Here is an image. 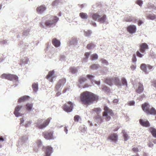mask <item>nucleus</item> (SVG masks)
<instances>
[{
	"mask_svg": "<svg viewBox=\"0 0 156 156\" xmlns=\"http://www.w3.org/2000/svg\"><path fill=\"white\" fill-rule=\"evenodd\" d=\"M95 46V45L93 43H90L88 44L87 45V47L88 49L90 50L92 48H94Z\"/></svg>",
	"mask_w": 156,
	"mask_h": 156,
	"instance_id": "ea45409f",
	"label": "nucleus"
},
{
	"mask_svg": "<svg viewBox=\"0 0 156 156\" xmlns=\"http://www.w3.org/2000/svg\"><path fill=\"white\" fill-rule=\"evenodd\" d=\"M102 89L103 91L107 92H108L110 91L109 88L108 87L105 86H103L102 88Z\"/></svg>",
	"mask_w": 156,
	"mask_h": 156,
	"instance_id": "79ce46f5",
	"label": "nucleus"
},
{
	"mask_svg": "<svg viewBox=\"0 0 156 156\" xmlns=\"http://www.w3.org/2000/svg\"><path fill=\"white\" fill-rule=\"evenodd\" d=\"M43 135L46 139L50 140L53 138V132H52L45 131L43 132Z\"/></svg>",
	"mask_w": 156,
	"mask_h": 156,
	"instance_id": "1a4fd4ad",
	"label": "nucleus"
},
{
	"mask_svg": "<svg viewBox=\"0 0 156 156\" xmlns=\"http://www.w3.org/2000/svg\"><path fill=\"white\" fill-rule=\"evenodd\" d=\"M122 132L123 134V135L124 138V140H127L129 139L128 135L126 133L125 130H122Z\"/></svg>",
	"mask_w": 156,
	"mask_h": 156,
	"instance_id": "c756f323",
	"label": "nucleus"
},
{
	"mask_svg": "<svg viewBox=\"0 0 156 156\" xmlns=\"http://www.w3.org/2000/svg\"><path fill=\"white\" fill-rule=\"evenodd\" d=\"M127 31L130 34L135 33L136 30V26L133 25H130L127 27Z\"/></svg>",
	"mask_w": 156,
	"mask_h": 156,
	"instance_id": "6e6552de",
	"label": "nucleus"
},
{
	"mask_svg": "<svg viewBox=\"0 0 156 156\" xmlns=\"http://www.w3.org/2000/svg\"><path fill=\"white\" fill-rule=\"evenodd\" d=\"M108 138L116 143L118 140V136L116 133H114L111 134Z\"/></svg>",
	"mask_w": 156,
	"mask_h": 156,
	"instance_id": "9d476101",
	"label": "nucleus"
},
{
	"mask_svg": "<svg viewBox=\"0 0 156 156\" xmlns=\"http://www.w3.org/2000/svg\"><path fill=\"white\" fill-rule=\"evenodd\" d=\"M122 82L123 85L127 86V83L126 79L124 77L122 78Z\"/></svg>",
	"mask_w": 156,
	"mask_h": 156,
	"instance_id": "c03bdc74",
	"label": "nucleus"
},
{
	"mask_svg": "<svg viewBox=\"0 0 156 156\" xmlns=\"http://www.w3.org/2000/svg\"><path fill=\"white\" fill-rule=\"evenodd\" d=\"M99 67V65L98 64H94L90 66V68L92 69H96Z\"/></svg>",
	"mask_w": 156,
	"mask_h": 156,
	"instance_id": "72a5a7b5",
	"label": "nucleus"
},
{
	"mask_svg": "<svg viewBox=\"0 0 156 156\" xmlns=\"http://www.w3.org/2000/svg\"><path fill=\"white\" fill-rule=\"evenodd\" d=\"M100 17V15L98 13H94L92 16V18L94 20L98 21Z\"/></svg>",
	"mask_w": 156,
	"mask_h": 156,
	"instance_id": "b1692460",
	"label": "nucleus"
},
{
	"mask_svg": "<svg viewBox=\"0 0 156 156\" xmlns=\"http://www.w3.org/2000/svg\"><path fill=\"white\" fill-rule=\"evenodd\" d=\"M91 33V31L88 30L84 32V35L86 37L89 36L90 35Z\"/></svg>",
	"mask_w": 156,
	"mask_h": 156,
	"instance_id": "49530a36",
	"label": "nucleus"
},
{
	"mask_svg": "<svg viewBox=\"0 0 156 156\" xmlns=\"http://www.w3.org/2000/svg\"><path fill=\"white\" fill-rule=\"evenodd\" d=\"M132 60V61L133 62H135L136 61L137 59L135 54L133 55Z\"/></svg>",
	"mask_w": 156,
	"mask_h": 156,
	"instance_id": "603ef678",
	"label": "nucleus"
},
{
	"mask_svg": "<svg viewBox=\"0 0 156 156\" xmlns=\"http://www.w3.org/2000/svg\"><path fill=\"white\" fill-rule=\"evenodd\" d=\"M9 74H5L4 73L2 75V78H5V79H9Z\"/></svg>",
	"mask_w": 156,
	"mask_h": 156,
	"instance_id": "a19ab883",
	"label": "nucleus"
},
{
	"mask_svg": "<svg viewBox=\"0 0 156 156\" xmlns=\"http://www.w3.org/2000/svg\"><path fill=\"white\" fill-rule=\"evenodd\" d=\"M149 131L151 133L152 135L155 138H156V129L153 127H151L149 129Z\"/></svg>",
	"mask_w": 156,
	"mask_h": 156,
	"instance_id": "6ab92c4d",
	"label": "nucleus"
},
{
	"mask_svg": "<svg viewBox=\"0 0 156 156\" xmlns=\"http://www.w3.org/2000/svg\"><path fill=\"white\" fill-rule=\"evenodd\" d=\"M100 61H101V63L103 64H104L106 65H107L108 64V61L105 59L103 58H101Z\"/></svg>",
	"mask_w": 156,
	"mask_h": 156,
	"instance_id": "37998d69",
	"label": "nucleus"
},
{
	"mask_svg": "<svg viewBox=\"0 0 156 156\" xmlns=\"http://www.w3.org/2000/svg\"><path fill=\"white\" fill-rule=\"evenodd\" d=\"M152 83L153 86L156 87V80L153 81Z\"/></svg>",
	"mask_w": 156,
	"mask_h": 156,
	"instance_id": "680f3d73",
	"label": "nucleus"
},
{
	"mask_svg": "<svg viewBox=\"0 0 156 156\" xmlns=\"http://www.w3.org/2000/svg\"><path fill=\"white\" fill-rule=\"evenodd\" d=\"M58 20V18L56 16H51L49 20L46 21L45 25L46 26L51 27L54 25Z\"/></svg>",
	"mask_w": 156,
	"mask_h": 156,
	"instance_id": "7ed1b4c3",
	"label": "nucleus"
},
{
	"mask_svg": "<svg viewBox=\"0 0 156 156\" xmlns=\"http://www.w3.org/2000/svg\"><path fill=\"white\" fill-rule=\"evenodd\" d=\"M37 146L38 147H40L42 143H41V141L38 140L37 142Z\"/></svg>",
	"mask_w": 156,
	"mask_h": 156,
	"instance_id": "6e6d98bb",
	"label": "nucleus"
},
{
	"mask_svg": "<svg viewBox=\"0 0 156 156\" xmlns=\"http://www.w3.org/2000/svg\"><path fill=\"white\" fill-rule=\"evenodd\" d=\"M87 79L86 78L80 77L79 78L78 81L80 84L85 82L87 81Z\"/></svg>",
	"mask_w": 156,
	"mask_h": 156,
	"instance_id": "f704fd0d",
	"label": "nucleus"
},
{
	"mask_svg": "<svg viewBox=\"0 0 156 156\" xmlns=\"http://www.w3.org/2000/svg\"><path fill=\"white\" fill-rule=\"evenodd\" d=\"M69 72L72 73H75L77 72V70L75 67H71L69 69Z\"/></svg>",
	"mask_w": 156,
	"mask_h": 156,
	"instance_id": "2f4dec72",
	"label": "nucleus"
},
{
	"mask_svg": "<svg viewBox=\"0 0 156 156\" xmlns=\"http://www.w3.org/2000/svg\"><path fill=\"white\" fill-rule=\"evenodd\" d=\"M66 79L65 78H63L60 80L58 82V83L61 84L62 86H63L66 83Z\"/></svg>",
	"mask_w": 156,
	"mask_h": 156,
	"instance_id": "4c0bfd02",
	"label": "nucleus"
},
{
	"mask_svg": "<svg viewBox=\"0 0 156 156\" xmlns=\"http://www.w3.org/2000/svg\"><path fill=\"white\" fill-rule=\"evenodd\" d=\"M22 107V106L21 105H17L16 106L14 112V113L16 116L18 117L20 115V113L19 112Z\"/></svg>",
	"mask_w": 156,
	"mask_h": 156,
	"instance_id": "4468645a",
	"label": "nucleus"
},
{
	"mask_svg": "<svg viewBox=\"0 0 156 156\" xmlns=\"http://www.w3.org/2000/svg\"><path fill=\"white\" fill-rule=\"evenodd\" d=\"M46 8L45 6L41 5L38 7L36 9V10L38 13L41 14L44 11L46 10Z\"/></svg>",
	"mask_w": 156,
	"mask_h": 156,
	"instance_id": "2eb2a0df",
	"label": "nucleus"
},
{
	"mask_svg": "<svg viewBox=\"0 0 156 156\" xmlns=\"http://www.w3.org/2000/svg\"><path fill=\"white\" fill-rule=\"evenodd\" d=\"M125 21L127 22H131L135 20V19L132 16H129L125 18Z\"/></svg>",
	"mask_w": 156,
	"mask_h": 156,
	"instance_id": "cd10ccee",
	"label": "nucleus"
},
{
	"mask_svg": "<svg viewBox=\"0 0 156 156\" xmlns=\"http://www.w3.org/2000/svg\"><path fill=\"white\" fill-rule=\"evenodd\" d=\"M113 83L116 85H120V83L119 80L117 77L112 78Z\"/></svg>",
	"mask_w": 156,
	"mask_h": 156,
	"instance_id": "a878e982",
	"label": "nucleus"
},
{
	"mask_svg": "<svg viewBox=\"0 0 156 156\" xmlns=\"http://www.w3.org/2000/svg\"><path fill=\"white\" fill-rule=\"evenodd\" d=\"M97 96L92 93L86 91L81 94L80 98H97Z\"/></svg>",
	"mask_w": 156,
	"mask_h": 156,
	"instance_id": "39448f33",
	"label": "nucleus"
},
{
	"mask_svg": "<svg viewBox=\"0 0 156 156\" xmlns=\"http://www.w3.org/2000/svg\"><path fill=\"white\" fill-rule=\"evenodd\" d=\"M45 156H50L51 153L52 152V148L51 147L47 146L45 148Z\"/></svg>",
	"mask_w": 156,
	"mask_h": 156,
	"instance_id": "f8f14e48",
	"label": "nucleus"
},
{
	"mask_svg": "<svg viewBox=\"0 0 156 156\" xmlns=\"http://www.w3.org/2000/svg\"><path fill=\"white\" fill-rule=\"evenodd\" d=\"M61 85L58 83L56 84L55 87V89L57 90H58L59 89V88L61 87Z\"/></svg>",
	"mask_w": 156,
	"mask_h": 156,
	"instance_id": "864d4df0",
	"label": "nucleus"
},
{
	"mask_svg": "<svg viewBox=\"0 0 156 156\" xmlns=\"http://www.w3.org/2000/svg\"><path fill=\"white\" fill-rule=\"evenodd\" d=\"M86 77L87 78L89 79V80H91V83H93V79H94V76L93 75H90L89 74H88L87 75Z\"/></svg>",
	"mask_w": 156,
	"mask_h": 156,
	"instance_id": "58836bf2",
	"label": "nucleus"
},
{
	"mask_svg": "<svg viewBox=\"0 0 156 156\" xmlns=\"http://www.w3.org/2000/svg\"><path fill=\"white\" fill-rule=\"evenodd\" d=\"M97 98H81V101L82 104L87 105L92 103Z\"/></svg>",
	"mask_w": 156,
	"mask_h": 156,
	"instance_id": "423d86ee",
	"label": "nucleus"
},
{
	"mask_svg": "<svg viewBox=\"0 0 156 156\" xmlns=\"http://www.w3.org/2000/svg\"><path fill=\"white\" fill-rule=\"evenodd\" d=\"M118 101L117 99H115L113 101L114 103H118Z\"/></svg>",
	"mask_w": 156,
	"mask_h": 156,
	"instance_id": "774afa93",
	"label": "nucleus"
},
{
	"mask_svg": "<svg viewBox=\"0 0 156 156\" xmlns=\"http://www.w3.org/2000/svg\"><path fill=\"white\" fill-rule=\"evenodd\" d=\"M105 82L109 85L110 86L112 85L113 83L112 78L111 79L108 78L106 79L105 80Z\"/></svg>",
	"mask_w": 156,
	"mask_h": 156,
	"instance_id": "c85d7f7f",
	"label": "nucleus"
},
{
	"mask_svg": "<svg viewBox=\"0 0 156 156\" xmlns=\"http://www.w3.org/2000/svg\"><path fill=\"white\" fill-rule=\"evenodd\" d=\"M33 107V104L27 103L26 106V108L27 110L29 111H30Z\"/></svg>",
	"mask_w": 156,
	"mask_h": 156,
	"instance_id": "7c9ffc66",
	"label": "nucleus"
},
{
	"mask_svg": "<svg viewBox=\"0 0 156 156\" xmlns=\"http://www.w3.org/2000/svg\"><path fill=\"white\" fill-rule=\"evenodd\" d=\"M8 80L11 81H18V77L16 75L9 74Z\"/></svg>",
	"mask_w": 156,
	"mask_h": 156,
	"instance_id": "f3484780",
	"label": "nucleus"
},
{
	"mask_svg": "<svg viewBox=\"0 0 156 156\" xmlns=\"http://www.w3.org/2000/svg\"><path fill=\"white\" fill-rule=\"evenodd\" d=\"M146 112L147 114L155 115H156V110L154 108H152L151 109L149 108Z\"/></svg>",
	"mask_w": 156,
	"mask_h": 156,
	"instance_id": "dca6fc26",
	"label": "nucleus"
},
{
	"mask_svg": "<svg viewBox=\"0 0 156 156\" xmlns=\"http://www.w3.org/2000/svg\"><path fill=\"white\" fill-rule=\"evenodd\" d=\"M32 88L34 92H37L38 89V83H33L32 85Z\"/></svg>",
	"mask_w": 156,
	"mask_h": 156,
	"instance_id": "4be33fe9",
	"label": "nucleus"
},
{
	"mask_svg": "<svg viewBox=\"0 0 156 156\" xmlns=\"http://www.w3.org/2000/svg\"><path fill=\"white\" fill-rule=\"evenodd\" d=\"M140 51L142 53H145V51L149 49L147 44L145 43H143L140 44L139 46Z\"/></svg>",
	"mask_w": 156,
	"mask_h": 156,
	"instance_id": "0eeeda50",
	"label": "nucleus"
},
{
	"mask_svg": "<svg viewBox=\"0 0 156 156\" xmlns=\"http://www.w3.org/2000/svg\"><path fill=\"white\" fill-rule=\"evenodd\" d=\"M54 74V71L53 70L50 71L49 72L48 74L46 76L47 79H48L51 77Z\"/></svg>",
	"mask_w": 156,
	"mask_h": 156,
	"instance_id": "473e14b6",
	"label": "nucleus"
},
{
	"mask_svg": "<svg viewBox=\"0 0 156 156\" xmlns=\"http://www.w3.org/2000/svg\"><path fill=\"white\" fill-rule=\"evenodd\" d=\"M156 18L155 15L153 14H150L147 15V18L148 19L151 20H153L155 19Z\"/></svg>",
	"mask_w": 156,
	"mask_h": 156,
	"instance_id": "393cba45",
	"label": "nucleus"
},
{
	"mask_svg": "<svg viewBox=\"0 0 156 156\" xmlns=\"http://www.w3.org/2000/svg\"><path fill=\"white\" fill-rule=\"evenodd\" d=\"M98 56L96 54H92L90 56V59L91 60H94L98 59Z\"/></svg>",
	"mask_w": 156,
	"mask_h": 156,
	"instance_id": "e433bc0d",
	"label": "nucleus"
},
{
	"mask_svg": "<svg viewBox=\"0 0 156 156\" xmlns=\"http://www.w3.org/2000/svg\"><path fill=\"white\" fill-rule=\"evenodd\" d=\"M149 107V104L147 103H144L142 105V109L145 112L148 109Z\"/></svg>",
	"mask_w": 156,
	"mask_h": 156,
	"instance_id": "5701e85b",
	"label": "nucleus"
},
{
	"mask_svg": "<svg viewBox=\"0 0 156 156\" xmlns=\"http://www.w3.org/2000/svg\"><path fill=\"white\" fill-rule=\"evenodd\" d=\"M79 15L81 18L83 19H87L88 17L87 14L85 13L81 12Z\"/></svg>",
	"mask_w": 156,
	"mask_h": 156,
	"instance_id": "bb28decb",
	"label": "nucleus"
},
{
	"mask_svg": "<svg viewBox=\"0 0 156 156\" xmlns=\"http://www.w3.org/2000/svg\"><path fill=\"white\" fill-rule=\"evenodd\" d=\"M67 104L70 106H69L66 104H64L62 106V109L67 112H71L73 108V103L71 101H68Z\"/></svg>",
	"mask_w": 156,
	"mask_h": 156,
	"instance_id": "20e7f679",
	"label": "nucleus"
},
{
	"mask_svg": "<svg viewBox=\"0 0 156 156\" xmlns=\"http://www.w3.org/2000/svg\"><path fill=\"white\" fill-rule=\"evenodd\" d=\"M140 124L143 126L148 127L150 126V124L149 122L147 120H144L140 119L139 120Z\"/></svg>",
	"mask_w": 156,
	"mask_h": 156,
	"instance_id": "9b49d317",
	"label": "nucleus"
},
{
	"mask_svg": "<svg viewBox=\"0 0 156 156\" xmlns=\"http://www.w3.org/2000/svg\"><path fill=\"white\" fill-rule=\"evenodd\" d=\"M136 3L141 6L143 4V1L141 0H137L136 2Z\"/></svg>",
	"mask_w": 156,
	"mask_h": 156,
	"instance_id": "de8ad7c7",
	"label": "nucleus"
},
{
	"mask_svg": "<svg viewBox=\"0 0 156 156\" xmlns=\"http://www.w3.org/2000/svg\"><path fill=\"white\" fill-rule=\"evenodd\" d=\"M106 20V16L105 15H104L101 17L99 18L98 22L101 23H102L105 22Z\"/></svg>",
	"mask_w": 156,
	"mask_h": 156,
	"instance_id": "412c9836",
	"label": "nucleus"
},
{
	"mask_svg": "<svg viewBox=\"0 0 156 156\" xmlns=\"http://www.w3.org/2000/svg\"><path fill=\"white\" fill-rule=\"evenodd\" d=\"M143 23V22L141 20H139L138 22V26H140Z\"/></svg>",
	"mask_w": 156,
	"mask_h": 156,
	"instance_id": "338daca9",
	"label": "nucleus"
},
{
	"mask_svg": "<svg viewBox=\"0 0 156 156\" xmlns=\"http://www.w3.org/2000/svg\"><path fill=\"white\" fill-rule=\"evenodd\" d=\"M95 119L97 120H100L101 122L103 120L102 117L99 115H98L95 117Z\"/></svg>",
	"mask_w": 156,
	"mask_h": 156,
	"instance_id": "a18cd8bd",
	"label": "nucleus"
},
{
	"mask_svg": "<svg viewBox=\"0 0 156 156\" xmlns=\"http://www.w3.org/2000/svg\"><path fill=\"white\" fill-rule=\"evenodd\" d=\"M147 65L144 63H142L141 65L140 68L144 73L146 74L149 73V71H148L147 69Z\"/></svg>",
	"mask_w": 156,
	"mask_h": 156,
	"instance_id": "aec40b11",
	"label": "nucleus"
},
{
	"mask_svg": "<svg viewBox=\"0 0 156 156\" xmlns=\"http://www.w3.org/2000/svg\"><path fill=\"white\" fill-rule=\"evenodd\" d=\"M26 98H20L18 100V102L20 103L24 101L25 99Z\"/></svg>",
	"mask_w": 156,
	"mask_h": 156,
	"instance_id": "bf43d9fd",
	"label": "nucleus"
},
{
	"mask_svg": "<svg viewBox=\"0 0 156 156\" xmlns=\"http://www.w3.org/2000/svg\"><path fill=\"white\" fill-rule=\"evenodd\" d=\"M90 55V53L89 52H86L85 53V56L86 58H88L89 56Z\"/></svg>",
	"mask_w": 156,
	"mask_h": 156,
	"instance_id": "052dcab7",
	"label": "nucleus"
},
{
	"mask_svg": "<svg viewBox=\"0 0 156 156\" xmlns=\"http://www.w3.org/2000/svg\"><path fill=\"white\" fill-rule=\"evenodd\" d=\"M132 151L135 153H137L139 151L137 147H133L132 148Z\"/></svg>",
	"mask_w": 156,
	"mask_h": 156,
	"instance_id": "5fc2aeb1",
	"label": "nucleus"
},
{
	"mask_svg": "<svg viewBox=\"0 0 156 156\" xmlns=\"http://www.w3.org/2000/svg\"><path fill=\"white\" fill-rule=\"evenodd\" d=\"M136 65H132L130 66V68L132 70H134L136 69Z\"/></svg>",
	"mask_w": 156,
	"mask_h": 156,
	"instance_id": "13d9d810",
	"label": "nucleus"
},
{
	"mask_svg": "<svg viewBox=\"0 0 156 156\" xmlns=\"http://www.w3.org/2000/svg\"><path fill=\"white\" fill-rule=\"evenodd\" d=\"M80 118V117L78 115H76L74 117V120L75 122H78Z\"/></svg>",
	"mask_w": 156,
	"mask_h": 156,
	"instance_id": "09e8293b",
	"label": "nucleus"
},
{
	"mask_svg": "<svg viewBox=\"0 0 156 156\" xmlns=\"http://www.w3.org/2000/svg\"><path fill=\"white\" fill-rule=\"evenodd\" d=\"M144 90V88L143 85L141 83H138V88L136 90V92L139 94L142 92Z\"/></svg>",
	"mask_w": 156,
	"mask_h": 156,
	"instance_id": "ddd939ff",
	"label": "nucleus"
},
{
	"mask_svg": "<svg viewBox=\"0 0 156 156\" xmlns=\"http://www.w3.org/2000/svg\"><path fill=\"white\" fill-rule=\"evenodd\" d=\"M147 68L149 70V71H152L154 69L153 67L149 65H147Z\"/></svg>",
	"mask_w": 156,
	"mask_h": 156,
	"instance_id": "3c124183",
	"label": "nucleus"
},
{
	"mask_svg": "<svg viewBox=\"0 0 156 156\" xmlns=\"http://www.w3.org/2000/svg\"><path fill=\"white\" fill-rule=\"evenodd\" d=\"M104 112H103V116L106 121H109L111 119V116L114 115V113L111 109L106 106L104 107Z\"/></svg>",
	"mask_w": 156,
	"mask_h": 156,
	"instance_id": "f257e3e1",
	"label": "nucleus"
},
{
	"mask_svg": "<svg viewBox=\"0 0 156 156\" xmlns=\"http://www.w3.org/2000/svg\"><path fill=\"white\" fill-rule=\"evenodd\" d=\"M136 54L137 56L140 58H142L144 56V55L142 54H141L140 51H136Z\"/></svg>",
	"mask_w": 156,
	"mask_h": 156,
	"instance_id": "8fccbe9b",
	"label": "nucleus"
},
{
	"mask_svg": "<svg viewBox=\"0 0 156 156\" xmlns=\"http://www.w3.org/2000/svg\"><path fill=\"white\" fill-rule=\"evenodd\" d=\"M51 119V118H48L45 120L42 124H41V123L43 121V120L42 119L38 120L37 124V127L40 129H42L46 127L48 125Z\"/></svg>",
	"mask_w": 156,
	"mask_h": 156,
	"instance_id": "f03ea898",
	"label": "nucleus"
},
{
	"mask_svg": "<svg viewBox=\"0 0 156 156\" xmlns=\"http://www.w3.org/2000/svg\"><path fill=\"white\" fill-rule=\"evenodd\" d=\"M52 42L53 45L56 47L59 46L60 45V41L56 38H54L52 39Z\"/></svg>",
	"mask_w": 156,
	"mask_h": 156,
	"instance_id": "a211bd4d",
	"label": "nucleus"
},
{
	"mask_svg": "<svg viewBox=\"0 0 156 156\" xmlns=\"http://www.w3.org/2000/svg\"><path fill=\"white\" fill-rule=\"evenodd\" d=\"M93 111L96 112L97 114H98L101 112V109L100 108H94L92 109Z\"/></svg>",
	"mask_w": 156,
	"mask_h": 156,
	"instance_id": "c9c22d12",
	"label": "nucleus"
},
{
	"mask_svg": "<svg viewBox=\"0 0 156 156\" xmlns=\"http://www.w3.org/2000/svg\"><path fill=\"white\" fill-rule=\"evenodd\" d=\"M128 104L129 105H133L135 104V102L133 101H130L128 102Z\"/></svg>",
	"mask_w": 156,
	"mask_h": 156,
	"instance_id": "4d7b16f0",
	"label": "nucleus"
},
{
	"mask_svg": "<svg viewBox=\"0 0 156 156\" xmlns=\"http://www.w3.org/2000/svg\"><path fill=\"white\" fill-rule=\"evenodd\" d=\"M89 87V85L88 84H85L83 87V88H87Z\"/></svg>",
	"mask_w": 156,
	"mask_h": 156,
	"instance_id": "e2e57ef3",
	"label": "nucleus"
},
{
	"mask_svg": "<svg viewBox=\"0 0 156 156\" xmlns=\"http://www.w3.org/2000/svg\"><path fill=\"white\" fill-rule=\"evenodd\" d=\"M94 82L97 84L99 85L100 84V81H94Z\"/></svg>",
	"mask_w": 156,
	"mask_h": 156,
	"instance_id": "69168bd1",
	"label": "nucleus"
},
{
	"mask_svg": "<svg viewBox=\"0 0 156 156\" xmlns=\"http://www.w3.org/2000/svg\"><path fill=\"white\" fill-rule=\"evenodd\" d=\"M148 145L149 147H151L153 146V144L151 142H150L148 144Z\"/></svg>",
	"mask_w": 156,
	"mask_h": 156,
	"instance_id": "0e129e2a",
	"label": "nucleus"
}]
</instances>
